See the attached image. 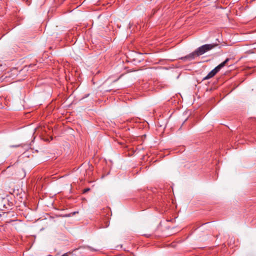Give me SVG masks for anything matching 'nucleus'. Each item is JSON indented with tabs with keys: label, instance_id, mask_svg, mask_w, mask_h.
I'll list each match as a JSON object with an SVG mask.
<instances>
[{
	"label": "nucleus",
	"instance_id": "f257e3e1",
	"mask_svg": "<svg viewBox=\"0 0 256 256\" xmlns=\"http://www.w3.org/2000/svg\"><path fill=\"white\" fill-rule=\"evenodd\" d=\"M218 44H206L199 47L195 51L188 54V56L182 58V60H189L194 59L196 56H201L208 51L215 48L218 46Z\"/></svg>",
	"mask_w": 256,
	"mask_h": 256
},
{
	"label": "nucleus",
	"instance_id": "f03ea898",
	"mask_svg": "<svg viewBox=\"0 0 256 256\" xmlns=\"http://www.w3.org/2000/svg\"><path fill=\"white\" fill-rule=\"evenodd\" d=\"M230 60V58H227L224 62L216 66L214 70L210 71L208 74L203 78V80H206L212 78L216 73L224 66L226 65L228 62Z\"/></svg>",
	"mask_w": 256,
	"mask_h": 256
},
{
	"label": "nucleus",
	"instance_id": "7ed1b4c3",
	"mask_svg": "<svg viewBox=\"0 0 256 256\" xmlns=\"http://www.w3.org/2000/svg\"><path fill=\"white\" fill-rule=\"evenodd\" d=\"M90 190V188H86L83 190V193H86Z\"/></svg>",
	"mask_w": 256,
	"mask_h": 256
},
{
	"label": "nucleus",
	"instance_id": "20e7f679",
	"mask_svg": "<svg viewBox=\"0 0 256 256\" xmlns=\"http://www.w3.org/2000/svg\"><path fill=\"white\" fill-rule=\"evenodd\" d=\"M62 256H68L67 253L64 254Z\"/></svg>",
	"mask_w": 256,
	"mask_h": 256
},
{
	"label": "nucleus",
	"instance_id": "39448f33",
	"mask_svg": "<svg viewBox=\"0 0 256 256\" xmlns=\"http://www.w3.org/2000/svg\"><path fill=\"white\" fill-rule=\"evenodd\" d=\"M19 146H11L10 147H18Z\"/></svg>",
	"mask_w": 256,
	"mask_h": 256
}]
</instances>
